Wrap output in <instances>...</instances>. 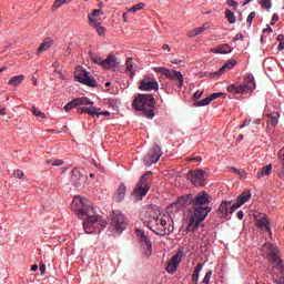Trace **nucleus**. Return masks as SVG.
Instances as JSON below:
<instances>
[{"mask_svg":"<svg viewBox=\"0 0 284 284\" xmlns=\"http://www.w3.org/2000/svg\"><path fill=\"white\" fill-rule=\"evenodd\" d=\"M201 270H203V264L199 263L195 267V270L193 271L194 274H201Z\"/></svg>","mask_w":284,"mask_h":284,"instance_id":"obj_51","label":"nucleus"},{"mask_svg":"<svg viewBox=\"0 0 284 284\" xmlns=\"http://www.w3.org/2000/svg\"><path fill=\"white\" fill-rule=\"evenodd\" d=\"M152 171H148L136 182L133 190V196H135L136 201H143V197L148 196V192L152 187Z\"/></svg>","mask_w":284,"mask_h":284,"instance_id":"obj_6","label":"nucleus"},{"mask_svg":"<svg viewBox=\"0 0 284 284\" xmlns=\"http://www.w3.org/2000/svg\"><path fill=\"white\" fill-rule=\"evenodd\" d=\"M47 163H51L53 168H60V165H63V160H47Z\"/></svg>","mask_w":284,"mask_h":284,"instance_id":"obj_41","label":"nucleus"},{"mask_svg":"<svg viewBox=\"0 0 284 284\" xmlns=\"http://www.w3.org/2000/svg\"><path fill=\"white\" fill-rule=\"evenodd\" d=\"M154 72H159L163 77H166V79H170L171 81H175L178 88L182 89L184 83L183 74L176 70H170L165 67H156L153 69Z\"/></svg>","mask_w":284,"mask_h":284,"instance_id":"obj_8","label":"nucleus"},{"mask_svg":"<svg viewBox=\"0 0 284 284\" xmlns=\"http://www.w3.org/2000/svg\"><path fill=\"white\" fill-rule=\"evenodd\" d=\"M254 125H261V119H255L252 121V125H251L252 132H257L258 128H254Z\"/></svg>","mask_w":284,"mask_h":284,"instance_id":"obj_44","label":"nucleus"},{"mask_svg":"<svg viewBox=\"0 0 284 284\" xmlns=\"http://www.w3.org/2000/svg\"><path fill=\"white\" fill-rule=\"evenodd\" d=\"M89 23L93 26L100 37L105 34V28L101 26V22L97 20L94 17L88 16Z\"/></svg>","mask_w":284,"mask_h":284,"instance_id":"obj_22","label":"nucleus"},{"mask_svg":"<svg viewBox=\"0 0 284 284\" xmlns=\"http://www.w3.org/2000/svg\"><path fill=\"white\" fill-rule=\"evenodd\" d=\"M110 226L121 234V232L125 231L128 227V219L121 211H113L111 214Z\"/></svg>","mask_w":284,"mask_h":284,"instance_id":"obj_10","label":"nucleus"},{"mask_svg":"<svg viewBox=\"0 0 284 284\" xmlns=\"http://www.w3.org/2000/svg\"><path fill=\"white\" fill-rule=\"evenodd\" d=\"M250 125H252V120H245L244 122H243V124L240 126L241 129H243V128H250Z\"/></svg>","mask_w":284,"mask_h":284,"instance_id":"obj_54","label":"nucleus"},{"mask_svg":"<svg viewBox=\"0 0 284 284\" xmlns=\"http://www.w3.org/2000/svg\"><path fill=\"white\" fill-rule=\"evenodd\" d=\"M126 72H130L131 77H134V62H132V58H128L125 62Z\"/></svg>","mask_w":284,"mask_h":284,"instance_id":"obj_32","label":"nucleus"},{"mask_svg":"<svg viewBox=\"0 0 284 284\" xmlns=\"http://www.w3.org/2000/svg\"><path fill=\"white\" fill-rule=\"evenodd\" d=\"M201 97H203V90H197L194 94H193V99H195L197 101V99H201Z\"/></svg>","mask_w":284,"mask_h":284,"instance_id":"obj_49","label":"nucleus"},{"mask_svg":"<svg viewBox=\"0 0 284 284\" xmlns=\"http://www.w3.org/2000/svg\"><path fill=\"white\" fill-rule=\"evenodd\" d=\"M271 125H277L278 123V113L268 114Z\"/></svg>","mask_w":284,"mask_h":284,"instance_id":"obj_35","label":"nucleus"},{"mask_svg":"<svg viewBox=\"0 0 284 284\" xmlns=\"http://www.w3.org/2000/svg\"><path fill=\"white\" fill-rule=\"evenodd\" d=\"M243 216H245V214L243 213V211H239V212H237V219H239L240 221H243Z\"/></svg>","mask_w":284,"mask_h":284,"instance_id":"obj_60","label":"nucleus"},{"mask_svg":"<svg viewBox=\"0 0 284 284\" xmlns=\"http://www.w3.org/2000/svg\"><path fill=\"white\" fill-rule=\"evenodd\" d=\"M13 176H14L16 179H23V171H21V170H16V171L13 172Z\"/></svg>","mask_w":284,"mask_h":284,"instance_id":"obj_48","label":"nucleus"},{"mask_svg":"<svg viewBox=\"0 0 284 284\" xmlns=\"http://www.w3.org/2000/svg\"><path fill=\"white\" fill-rule=\"evenodd\" d=\"M270 174H272V164L262 168L257 172V179H263V176H270Z\"/></svg>","mask_w":284,"mask_h":284,"instance_id":"obj_28","label":"nucleus"},{"mask_svg":"<svg viewBox=\"0 0 284 284\" xmlns=\"http://www.w3.org/2000/svg\"><path fill=\"white\" fill-rule=\"evenodd\" d=\"M75 79L79 83L88 85L89 88H97L99 85L97 80L90 75V72L81 67H78L75 70Z\"/></svg>","mask_w":284,"mask_h":284,"instance_id":"obj_11","label":"nucleus"},{"mask_svg":"<svg viewBox=\"0 0 284 284\" xmlns=\"http://www.w3.org/2000/svg\"><path fill=\"white\" fill-rule=\"evenodd\" d=\"M149 229L159 236H169L174 232V221L168 212L154 214L149 221Z\"/></svg>","mask_w":284,"mask_h":284,"instance_id":"obj_2","label":"nucleus"},{"mask_svg":"<svg viewBox=\"0 0 284 284\" xmlns=\"http://www.w3.org/2000/svg\"><path fill=\"white\" fill-rule=\"evenodd\" d=\"M6 114H8V113L6 112V109H0V115H1V116H6Z\"/></svg>","mask_w":284,"mask_h":284,"instance_id":"obj_63","label":"nucleus"},{"mask_svg":"<svg viewBox=\"0 0 284 284\" xmlns=\"http://www.w3.org/2000/svg\"><path fill=\"white\" fill-rule=\"evenodd\" d=\"M176 205L180 207L192 205L187 224L189 232H195V230H199L201 223H203L212 212V209L210 207V195L206 192H200L195 196L192 194L181 196L178 199Z\"/></svg>","mask_w":284,"mask_h":284,"instance_id":"obj_1","label":"nucleus"},{"mask_svg":"<svg viewBox=\"0 0 284 284\" xmlns=\"http://www.w3.org/2000/svg\"><path fill=\"white\" fill-rule=\"evenodd\" d=\"M254 17H256V12L252 11L246 19V23L248 27L252 26V21H254Z\"/></svg>","mask_w":284,"mask_h":284,"instance_id":"obj_45","label":"nucleus"},{"mask_svg":"<svg viewBox=\"0 0 284 284\" xmlns=\"http://www.w3.org/2000/svg\"><path fill=\"white\" fill-rule=\"evenodd\" d=\"M210 278H212V271H209L205 276H204V280L202 283L204 284H210Z\"/></svg>","mask_w":284,"mask_h":284,"instance_id":"obj_47","label":"nucleus"},{"mask_svg":"<svg viewBox=\"0 0 284 284\" xmlns=\"http://www.w3.org/2000/svg\"><path fill=\"white\" fill-rule=\"evenodd\" d=\"M277 41H280V43L284 42V36L283 34H278L277 36Z\"/></svg>","mask_w":284,"mask_h":284,"instance_id":"obj_61","label":"nucleus"},{"mask_svg":"<svg viewBox=\"0 0 284 284\" xmlns=\"http://www.w3.org/2000/svg\"><path fill=\"white\" fill-rule=\"evenodd\" d=\"M236 63V60H229L222 65V68L217 72L212 73V77H221V74H223L225 70H232V68H234Z\"/></svg>","mask_w":284,"mask_h":284,"instance_id":"obj_24","label":"nucleus"},{"mask_svg":"<svg viewBox=\"0 0 284 284\" xmlns=\"http://www.w3.org/2000/svg\"><path fill=\"white\" fill-rule=\"evenodd\" d=\"M189 179L192 183H194V185H201V183H203V180L205 179V171L202 169L190 171Z\"/></svg>","mask_w":284,"mask_h":284,"instance_id":"obj_16","label":"nucleus"},{"mask_svg":"<svg viewBox=\"0 0 284 284\" xmlns=\"http://www.w3.org/2000/svg\"><path fill=\"white\" fill-rule=\"evenodd\" d=\"M260 3L264 10H270L272 8V0H260Z\"/></svg>","mask_w":284,"mask_h":284,"instance_id":"obj_40","label":"nucleus"},{"mask_svg":"<svg viewBox=\"0 0 284 284\" xmlns=\"http://www.w3.org/2000/svg\"><path fill=\"white\" fill-rule=\"evenodd\" d=\"M63 4H65L64 0H55L51 10H59V8H61Z\"/></svg>","mask_w":284,"mask_h":284,"instance_id":"obj_42","label":"nucleus"},{"mask_svg":"<svg viewBox=\"0 0 284 284\" xmlns=\"http://www.w3.org/2000/svg\"><path fill=\"white\" fill-rule=\"evenodd\" d=\"M163 156V151H161V146L154 144L152 149L148 152V154L143 158V163L146 168L150 165H154V163H159V159Z\"/></svg>","mask_w":284,"mask_h":284,"instance_id":"obj_12","label":"nucleus"},{"mask_svg":"<svg viewBox=\"0 0 284 284\" xmlns=\"http://www.w3.org/2000/svg\"><path fill=\"white\" fill-rule=\"evenodd\" d=\"M212 103V99L210 97L202 99L200 101H195L193 103L194 108H203L204 105H210Z\"/></svg>","mask_w":284,"mask_h":284,"instance_id":"obj_31","label":"nucleus"},{"mask_svg":"<svg viewBox=\"0 0 284 284\" xmlns=\"http://www.w3.org/2000/svg\"><path fill=\"white\" fill-rule=\"evenodd\" d=\"M231 172H233L234 174H237L239 176H241V179H246V176H247V173H245V171L239 170L235 168H232Z\"/></svg>","mask_w":284,"mask_h":284,"instance_id":"obj_39","label":"nucleus"},{"mask_svg":"<svg viewBox=\"0 0 284 284\" xmlns=\"http://www.w3.org/2000/svg\"><path fill=\"white\" fill-rule=\"evenodd\" d=\"M225 17L229 21V23H236V16H234V12L230 9L225 11Z\"/></svg>","mask_w":284,"mask_h":284,"instance_id":"obj_33","label":"nucleus"},{"mask_svg":"<svg viewBox=\"0 0 284 284\" xmlns=\"http://www.w3.org/2000/svg\"><path fill=\"white\" fill-rule=\"evenodd\" d=\"M40 274L43 276L45 274V264H40Z\"/></svg>","mask_w":284,"mask_h":284,"instance_id":"obj_58","label":"nucleus"},{"mask_svg":"<svg viewBox=\"0 0 284 284\" xmlns=\"http://www.w3.org/2000/svg\"><path fill=\"white\" fill-rule=\"evenodd\" d=\"M135 234L138 239H140L141 243H144V246L146 247V254L150 256V254H152V241L150 240V237H148V235H145L144 230L138 229L135 231Z\"/></svg>","mask_w":284,"mask_h":284,"instance_id":"obj_17","label":"nucleus"},{"mask_svg":"<svg viewBox=\"0 0 284 284\" xmlns=\"http://www.w3.org/2000/svg\"><path fill=\"white\" fill-rule=\"evenodd\" d=\"M52 43H54L52 38H47L38 48V54H41V52H45V50H50Z\"/></svg>","mask_w":284,"mask_h":284,"instance_id":"obj_26","label":"nucleus"},{"mask_svg":"<svg viewBox=\"0 0 284 284\" xmlns=\"http://www.w3.org/2000/svg\"><path fill=\"white\" fill-rule=\"evenodd\" d=\"M99 14H101L100 9H95V10H93V13L91 17H93V19H94V17H99Z\"/></svg>","mask_w":284,"mask_h":284,"instance_id":"obj_59","label":"nucleus"},{"mask_svg":"<svg viewBox=\"0 0 284 284\" xmlns=\"http://www.w3.org/2000/svg\"><path fill=\"white\" fill-rule=\"evenodd\" d=\"M236 41H243V33H237V34L233 38V42L236 43Z\"/></svg>","mask_w":284,"mask_h":284,"instance_id":"obj_53","label":"nucleus"},{"mask_svg":"<svg viewBox=\"0 0 284 284\" xmlns=\"http://www.w3.org/2000/svg\"><path fill=\"white\" fill-rule=\"evenodd\" d=\"M71 181L75 187H79V185H83V183H85V175L75 169L72 171Z\"/></svg>","mask_w":284,"mask_h":284,"instance_id":"obj_20","label":"nucleus"},{"mask_svg":"<svg viewBox=\"0 0 284 284\" xmlns=\"http://www.w3.org/2000/svg\"><path fill=\"white\" fill-rule=\"evenodd\" d=\"M145 8V3L140 2L138 4H134L129 9V12H139V10H143Z\"/></svg>","mask_w":284,"mask_h":284,"instance_id":"obj_34","label":"nucleus"},{"mask_svg":"<svg viewBox=\"0 0 284 284\" xmlns=\"http://www.w3.org/2000/svg\"><path fill=\"white\" fill-rule=\"evenodd\" d=\"M217 212H219L220 219H223V216H227V214H234V212H236V210H234V202L223 201L220 204Z\"/></svg>","mask_w":284,"mask_h":284,"instance_id":"obj_15","label":"nucleus"},{"mask_svg":"<svg viewBox=\"0 0 284 284\" xmlns=\"http://www.w3.org/2000/svg\"><path fill=\"white\" fill-rule=\"evenodd\" d=\"M221 97L225 99L226 94L223 92L213 93L210 95V99L211 101H214L215 99H221Z\"/></svg>","mask_w":284,"mask_h":284,"instance_id":"obj_43","label":"nucleus"},{"mask_svg":"<svg viewBox=\"0 0 284 284\" xmlns=\"http://www.w3.org/2000/svg\"><path fill=\"white\" fill-rule=\"evenodd\" d=\"M139 90H142L143 92H151V90H159V82H156V79L144 77L140 81Z\"/></svg>","mask_w":284,"mask_h":284,"instance_id":"obj_14","label":"nucleus"},{"mask_svg":"<svg viewBox=\"0 0 284 284\" xmlns=\"http://www.w3.org/2000/svg\"><path fill=\"white\" fill-rule=\"evenodd\" d=\"M31 112L34 114V116H39L40 119H45V113L41 112L36 106L31 108Z\"/></svg>","mask_w":284,"mask_h":284,"instance_id":"obj_38","label":"nucleus"},{"mask_svg":"<svg viewBox=\"0 0 284 284\" xmlns=\"http://www.w3.org/2000/svg\"><path fill=\"white\" fill-rule=\"evenodd\" d=\"M91 60L93 61V63H98L99 65H101V62L103 61L101 58L97 55H91Z\"/></svg>","mask_w":284,"mask_h":284,"instance_id":"obj_50","label":"nucleus"},{"mask_svg":"<svg viewBox=\"0 0 284 284\" xmlns=\"http://www.w3.org/2000/svg\"><path fill=\"white\" fill-rule=\"evenodd\" d=\"M183 254H184L183 248H180L178 250L175 255H173L172 258L169 261L166 265V272L169 274H174V272L179 270V265L181 264V261H183Z\"/></svg>","mask_w":284,"mask_h":284,"instance_id":"obj_13","label":"nucleus"},{"mask_svg":"<svg viewBox=\"0 0 284 284\" xmlns=\"http://www.w3.org/2000/svg\"><path fill=\"white\" fill-rule=\"evenodd\" d=\"M227 92L232 94H247L256 90V82H254V75L248 74L244 78V81L240 84H230L226 88Z\"/></svg>","mask_w":284,"mask_h":284,"instance_id":"obj_7","label":"nucleus"},{"mask_svg":"<svg viewBox=\"0 0 284 284\" xmlns=\"http://www.w3.org/2000/svg\"><path fill=\"white\" fill-rule=\"evenodd\" d=\"M278 50H284V42H280V44L277 45Z\"/></svg>","mask_w":284,"mask_h":284,"instance_id":"obj_64","label":"nucleus"},{"mask_svg":"<svg viewBox=\"0 0 284 284\" xmlns=\"http://www.w3.org/2000/svg\"><path fill=\"white\" fill-rule=\"evenodd\" d=\"M280 17L277 13H274L271 20V26H275L276 21H278Z\"/></svg>","mask_w":284,"mask_h":284,"instance_id":"obj_52","label":"nucleus"},{"mask_svg":"<svg viewBox=\"0 0 284 284\" xmlns=\"http://www.w3.org/2000/svg\"><path fill=\"white\" fill-rule=\"evenodd\" d=\"M205 30H207V27H205V24H204L197 29H193V32H194V34L199 36V34H202V32H205Z\"/></svg>","mask_w":284,"mask_h":284,"instance_id":"obj_46","label":"nucleus"},{"mask_svg":"<svg viewBox=\"0 0 284 284\" xmlns=\"http://www.w3.org/2000/svg\"><path fill=\"white\" fill-rule=\"evenodd\" d=\"M268 270L274 277V283L284 284V265L277 247L272 246L267 255Z\"/></svg>","mask_w":284,"mask_h":284,"instance_id":"obj_3","label":"nucleus"},{"mask_svg":"<svg viewBox=\"0 0 284 284\" xmlns=\"http://www.w3.org/2000/svg\"><path fill=\"white\" fill-rule=\"evenodd\" d=\"M264 32H270V33H272V32H274V30L272 29V27H267L266 29H264Z\"/></svg>","mask_w":284,"mask_h":284,"instance_id":"obj_62","label":"nucleus"},{"mask_svg":"<svg viewBox=\"0 0 284 284\" xmlns=\"http://www.w3.org/2000/svg\"><path fill=\"white\" fill-rule=\"evenodd\" d=\"M256 226L260 227V230H267L268 235L272 236V229H270V220H267V216L264 215L256 220Z\"/></svg>","mask_w":284,"mask_h":284,"instance_id":"obj_23","label":"nucleus"},{"mask_svg":"<svg viewBox=\"0 0 284 284\" xmlns=\"http://www.w3.org/2000/svg\"><path fill=\"white\" fill-rule=\"evenodd\" d=\"M252 197V193L250 191H244L239 197L236 202H233V210H239L241 205H245Z\"/></svg>","mask_w":284,"mask_h":284,"instance_id":"obj_19","label":"nucleus"},{"mask_svg":"<svg viewBox=\"0 0 284 284\" xmlns=\"http://www.w3.org/2000/svg\"><path fill=\"white\" fill-rule=\"evenodd\" d=\"M125 192H128V187L125 186L124 183H121L119 185V189L114 195V199L118 203H121V201H123V199H125Z\"/></svg>","mask_w":284,"mask_h":284,"instance_id":"obj_25","label":"nucleus"},{"mask_svg":"<svg viewBox=\"0 0 284 284\" xmlns=\"http://www.w3.org/2000/svg\"><path fill=\"white\" fill-rule=\"evenodd\" d=\"M101 65L104 70H112V68H116L119 65V61L116 57L109 54L106 59L101 61Z\"/></svg>","mask_w":284,"mask_h":284,"instance_id":"obj_18","label":"nucleus"},{"mask_svg":"<svg viewBox=\"0 0 284 284\" xmlns=\"http://www.w3.org/2000/svg\"><path fill=\"white\" fill-rule=\"evenodd\" d=\"M215 54H230L232 52V47L230 44H221L217 50H213Z\"/></svg>","mask_w":284,"mask_h":284,"instance_id":"obj_29","label":"nucleus"},{"mask_svg":"<svg viewBox=\"0 0 284 284\" xmlns=\"http://www.w3.org/2000/svg\"><path fill=\"white\" fill-rule=\"evenodd\" d=\"M199 276H200L199 273H193L192 281H193L195 284L199 283Z\"/></svg>","mask_w":284,"mask_h":284,"instance_id":"obj_57","label":"nucleus"},{"mask_svg":"<svg viewBox=\"0 0 284 284\" xmlns=\"http://www.w3.org/2000/svg\"><path fill=\"white\" fill-rule=\"evenodd\" d=\"M78 112L80 114H89V116H97V119H99V112H101V109L97 108V106H80L78 108Z\"/></svg>","mask_w":284,"mask_h":284,"instance_id":"obj_21","label":"nucleus"},{"mask_svg":"<svg viewBox=\"0 0 284 284\" xmlns=\"http://www.w3.org/2000/svg\"><path fill=\"white\" fill-rule=\"evenodd\" d=\"M101 116H110V112H108V111H105V112L98 111V119H101Z\"/></svg>","mask_w":284,"mask_h":284,"instance_id":"obj_55","label":"nucleus"},{"mask_svg":"<svg viewBox=\"0 0 284 284\" xmlns=\"http://www.w3.org/2000/svg\"><path fill=\"white\" fill-rule=\"evenodd\" d=\"M73 108H78L77 100L73 99L71 102L67 103L64 105V111L70 112V110H73Z\"/></svg>","mask_w":284,"mask_h":284,"instance_id":"obj_36","label":"nucleus"},{"mask_svg":"<svg viewBox=\"0 0 284 284\" xmlns=\"http://www.w3.org/2000/svg\"><path fill=\"white\" fill-rule=\"evenodd\" d=\"M229 6H231L232 8H237L239 7V2L234 1V0H229L227 1Z\"/></svg>","mask_w":284,"mask_h":284,"instance_id":"obj_56","label":"nucleus"},{"mask_svg":"<svg viewBox=\"0 0 284 284\" xmlns=\"http://www.w3.org/2000/svg\"><path fill=\"white\" fill-rule=\"evenodd\" d=\"M132 105L136 112H142L146 119H154V106L156 105V102L152 94H138L133 100Z\"/></svg>","mask_w":284,"mask_h":284,"instance_id":"obj_4","label":"nucleus"},{"mask_svg":"<svg viewBox=\"0 0 284 284\" xmlns=\"http://www.w3.org/2000/svg\"><path fill=\"white\" fill-rule=\"evenodd\" d=\"M82 225L87 234H92L95 230H103L108 227V222L103 221V217L92 212L87 213L83 217Z\"/></svg>","mask_w":284,"mask_h":284,"instance_id":"obj_5","label":"nucleus"},{"mask_svg":"<svg viewBox=\"0 0 284 284\" xmlns=\"http://www.w3.org/2000/svg\"><path fill=\"white\" fill-rule=\"evenodd\" d=\"M93 209L94 207L87 205L81 196H74L71 203V210L79 216V219H83L85 214H90Z\"/></svg>","mask_w":284,"mask_h":284,"instance_id":"obj_9","label":"nucleus"},{"mask_svg":"<svg viewBox=\"0 0 284 284\" xmlns=\"http://www.w3.org/2000/svg\"><path fill=\"white\" fill-rule=\"evenodd\" d=\"M26 81V75L20 74V75H14L10 79L9 85H12L13 88H17V85H21Z\"/></svg>","mask_w":284,"mask_h":284,"instance_id":"obj_27","label":"nucleus"},{"mask_svg":"<svg viewBox=\"0 0 284 284\" xmlns=\"http://www.w3.org/2000/svg\"><path fill=\"white\" fill-rule=\"evenodd\" d=\"M77 105H94V102H92L90 99L83 97V98H75Z\"/></svg>","mask_w":284,"mask_h":284,"instance_id":"obj_30","label":"nucleus"},{"mask_svg":"<svg viewBox=\"0 0 284 284\" xmlns=\"http://www.w3.org/2000/svg\"><path fill=\"white\" fill-rule=\"evenodd\" d=\"M277 158H278L280 164L282 165V170L284 172V146L278 151Z\"/></svg>","mask_w":284,"mask_h":284,"instance_id":"obj_37","label":"nucleus"}]
</instances>
